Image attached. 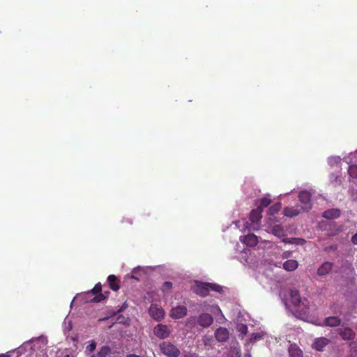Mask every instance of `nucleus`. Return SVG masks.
I'll return each instance as SVG.
<instances>
[{"label":"nucleus","mask_w":357,"mask_h":357,"mask_svg":"<svg viewBox=\"0 0 357 357\" xmlns=\"http://www.w3.org/2000/svg\"><path fill=\"white\" fill-rule=\"evenodd\" d=\"M350 357H357V354L355 353L354 354H351Z\"/></svg>","instance_id":"obj_46"},{"label":"nucleus","mask_w":357,"mask_h":357,"mask_svg":"<svg viewBox=\"0 0 357 357\" xmlns=\"http://www.w3.org/2000/svg\"><path fill=\"white\" fill-rule=\"evenodd\" d=\"M340 161L341 158L340 156H331L328 158V162L331 166L337 165Z\"/></svg>","instance_id":"obj_31"},{"label":"nucleus","mask_w":357,"mask_h":357,"mask_svg":"<svg viewBox=\"0 0 357 357\" xmlns=\"http://www.w3.org/2000/svg\"><path fill=\"white\" fill-rule=\"evenodd\" d=\"M141 270H142V267H140V266H138V267L135 268L132 270V273L135 274V273H137L139 271H141Z\"/></svg>","instance_id":"obj_44"},{"label":"nucleus","mask_w":357,"mask_h":357,"mask_svg":"<svg viewBox=\"0 0 357 357\" xmlns=\"http://www.w3.org/2000/svg\"><path fill=\"white\" fill-rule=\"evenodd\" d=\"M110 352V348L107 346H104L101 347L96 356H92L91 357H107L109 355Z\"/></svg>","instance_id":"obj_27"},{"label":"nucleus","mask_w":357,"mask_h":357,"mask_svg":"<svg viewBox=\"0 0 357 357\" xmlns=\"http://www.w3.org/2000/svg\"><path fill=\"white\" fill-rule=\"evenodd\" d=\"M349 174L353 178H357V165H350L348 169Z\"/></svg>","instance_id":"obj_32"},{"label":"nucleus","mask_w":357,"mask_h":357,"mask_svg":"<svg viewBox=\"0 0 357 357\" xmlns=\"http://www.w3.org/2000/svg\"><path fill=\"white\" fill-rule=\"evenodd\" d=\"M229 357H241V350L238 347H234L229 351Z\"/></svg>","instance_id":"obj_33"},{"label":"nucleus","mask_w":357,"mask_h":357,"mask_svg":"<svg viewBox=\"0 0 357 357\" xmlns=\"http://www.w3.org/2000/svg\"><path fill=\"white\" fill-rule=\"evenodd\" d=\"M271 232L278 238H282L286 236V231L283 227L280 225H275L272 226Z\"/></svg>","instance_id":"obj_18"},{"label":"nucleus","mask_w":357,"mask_h":357,"mask_svg":"<svg viewBox=\"0 0 357 357\" xmlns=\"http://www.w3.org/2000/svg\"><path fill=\"white\" fill-rule=\"evenodd\" d=\"M131 278H133V279L137 280H139L137 277H135L133 275L131 276Z\"/></svg>","instance_id":"obj_48"},{"label":"nucleus","mask_w":357,"mask_h":357,"mask_svg":"<svg viewBox=\"0 0 357 357\" xmlns=\"http://www.w3.org/2000/svg\"><path fill=\"white\" fill-rule=\"evenodd\" d=\"M290 302L294 306L298 307L301 310L306 314L309 310V301L307 299L301 300L300 294L296 289H291L289 291Z\"/></svg>","instance_id":"obj_3"},{"label":"nucleus","mask_w":357,"mask_h":357,"mask_svg":"<svg viewBox=\"0 0 357 357\" xmlns=\"http://www.w3.org/2000/svg\"><path fill=\"white\" fill-rule=\"evenodd\" d=\"M259 246L262 248H270L272 247V243L266 240H259Z\"/></svg>","instance_id":"obj_34"},{"label":"nucleus","mask_w":357,"mask_h":357,"mask_svg":"<svg viewBox=\"0 0 357 357\" xmlns=\"http://www.w3.org/2000/svg\"><path fill=\"white\" fill-rule=\"evenodd\" d=\"M96 347V344L94 341H90L89 344L86 347V352L91 353Z\"/></svg>","instance_id":"obj_35"},{"label":"nucleus","mask_w":357,"mask_h":357,"mask_svg":"<svg viewBox=\"0 0 357 357\" xmlns=\"http://www.w3.org/2000/svg\"><path fill=\"white\" fill-rule=\"evenodd\" d=\"M344 160L347 161V162H349L347 158H344Z\"/></svg>","instance_id":"obj_52"},{"label":"nucleus","mask_w":357,"mask_h":357,"mask_svg":"<svg viewBox=\"0 0 357 357\" xmlns=\"http://www.w3.org/2000/svg\"><path fill=\"white\" fill-rule=\"evenodd\" d=\"M298 261L293 259H289L284 262L283 268L287 271H293L298 268Z\"/></svg>","instance_id":"obj_21"},{"label":"nucleus","mask_w":357,"mask_h":357,"mask_svg":"<svg viewBox=\"0 0 357 357\" xmlns=\"http://www.w3.org/2000/svg\"><path fill=\"white\" fill-rule=\"evenodd\" d=\"M282 205L280 203H277L271 206L268 209V213L272 216L277 213L281 209Z\"/></svg>","instance_id":"obj_29"},{"label":"nucleus","mask_w":357,"mask_h":357,"mask_svg":"<svg viewBox=\"0 0 357 357\" xmlns=\"http://www.w3.org/2000/svg\"><path fill=\"white\" fill-rule=\"evenodd\" d=\"M55 357H75V353L70 349H59Z\"/></svg>","instance_id":"obj_23"},{"label":"nucleus","mask_w":357,"mask_h":357,"mask_svg":"<svg viewBox=\"0 0 357 357\" xmlns=\"http://www.w3.org/2000/svg\"><path fill=\"white\" fill-rule=\"evenodd\" d=\"M350 349L351 351H354L355 352L357 351V342H353L349 345Z\"/></svg>","instance_id":"obj_41"},{"label":"nucleus","mask_w":357,"mask_h":357,"mask_svg":"<svg viewBox=\"0 0 357 357\" xmlns=\"http://www.w3.org/2000/svg\"><path fill=\"white\" fill-rule=\"evenodd\" d=\"M340 335L344 340H351L354 338V333L349 328H341L340 331Z\"/></svg>","instance_id":"obj_20"},{"label":"nucleus","mask_w":357,"mask_h":357,"mask_svg":"<svg viewBox=\"0 0 357 357\" xmlns=\"http://www.w3.org/2000/svg\"><path fill=\"white\" fill-rule=\"evenodd\" d=\"M127 357H139V356L137 355H135V354H130V355L127 356Z\"/></svg>","instance_id":"obj_45"},{"label":"nucleus","mask_w":357,"mask_h":357,"mask_svg":"<svg viewBox=\"0 0 357 357\" xmlns=\"http://www.w3.org/2000/svg\"><path fill=\"white\" fill-rule=\"evenodd\" d=\"M351 242L355 244V245H357V233L354 235L351 238Z\"/></svg>","instance_id":"obj_43"},{"label":"nucleus","mask_w":357,"mask_h":357,"mask_svg":"<svg viewBox=\"0 0 357 357\" xmlns=\"http://www.w3.org/2000/svg\"><path fill=\"white\" fill-rule=\"evenodd\" d=\"M295 241H296V239L295 238H283L282 239V242H284V243H296Z\"/></svg>","instance_id":"obj_40"},{"label":"nucleus","mask_w":357,"mask_h":357,"mask_svg":"<svg viewBox=\"0 0 357 357\" xmlns=\"http://www.w3.org/2000/svg\"><path fill=\"white\" fill-rule=\"evenodd\" d=\"M101 288H102V286H101V284L99 282V283H97L95 287H93V289L91 290V292L93 294H97V293H99L101 291Z\"/></svg>","instance_id":"obj_37"},{"label":"nucleus","mask_w":357,"mask_h":357,"mask_svg":"<svg viewBox=\"0 0 357 357\" xmlns=\"http://www.w3.org/2000/svg\"><path fill=\"white\" fill-rule=\"evenodd\" d=\"M12 353H14V351H10L6 354H1L0 357H10V354Z\"/></svg>","instance_id":"obj_42"},{"label":"nucleus","mask_w":357,"mask_h":357,"mask_svg":"<svg viewBox=\"0 0 357 357\" xmlns=\"http://www.w3.org/2000/svg\"><path fill=\"white\" fill-rule=\"evenodd\" d=\"M290 357H302L303 352L296 344H291L289 348Z\"/></svg>","instance_id":"obj_24"},{"label":"nucleus","mask_w":357,"mask_h":357,"mask_svg":"<svg viewBox=\"0 0 357 357\" xmlns=\"http://www.w3.org/2000/svg\"><path fill=\"white\" fill-rule=\"evenodd\" d=\"M149 315L155 321L162 320L165 314L162 307L157 304H151L149 310Z\"/></svg>","instance_id":"obj_6"},{"label":"nucleus","mask_w":357,"mask_h":357,"mask_svg":"<svg viewBox=\"0 0 357 357\" xmlns=\"http://www.w3.org/2000/svg\"><path fill=\"white\" fill-rule=\"evenodd\" d=\"M94 300H95L96 301H100V299H99V298H94Z\"/></svg>","instance_id":"obj_49"},{"label":"nucleus","mask_w":357,"mask_h":357,"mask_svg":"<svg viewBox=\"0 0 357 357\" xmlns=\"http://www.w3.org/2000/svg\"><path fill=\"white\" fill-rule=\"evenodd\" d=\"M298 199L302 208L307 212L312 208L311 193L307 190H302L298 194Z\"/></svg>","instance_id":"obj_4"},{"label":"nucleus","mask_w":357,"mask_h":357,"mask_svg":"<svg viewBox=\"0 0 357 357\" xmlns=\"http://www.w3.org/2000/svg\"><path fill=\"white\" fill-rule=\"evenodd\" d=\"M340 215V211L337 208H331L323 213L322 216L328 220L337 218Z\"/></svg>","instance_id":"obj_17"},{"label":"nucleus","mask_w":357,"mask_h":357,"mask_svg":"<svg viewBox=\"0 0 357 357\" xmlns=\"http://www.w3.org/2000/svg\"><path fill=\"white\" fill-rule=\"evenodd\" d=\"M185 326L189 328H194L197 325V317H190L186 319Z\"/></svg>","instance_id":"obj_30"},{"label":"nucleus","mask_w":357,"mask_h":357,"mask_svg":"<svg viewBox=\"0 0 357 357\" xmlns=\"http://www.w3.org/2000/svg\"><path fill=\"white\" fill-rule=\"evenodd\" d=\"M107 280L112 290L117 291L119 289V286L116 283V277L114 275H109L107 278Z\"/></svg>","instance_id":"obj_26"},{"label":"nucleus","mask_w":357,"mask_h":357,"mask_svg":"<svg viewBox=\"0 0 357 357\" xmlns=\"http://www.w3.org/2000/svg\"><path fill=\"white\" fill-rule=\"evenodd\" d=\"M337 231H342V227H340Z\"/></svg>","instance_id":"obj_50"},{"label":"nucleus","mask_w":357,"mask_h":357,"mask_svg":"<svg viewBox=\"0 0 357 357\" xmlns=\"http://www.w3.org/2000/svg\"><path fill=\"white\" fill-rule=\"evenodd\" d=\"M187 312L188 310L185 305H177L171 310L169 316L174 319H178L184 317Z\"/></svg>","instance_id":"obj_10"},{"label":"nucleus","mask_w":357,"mask_h":357,"mask_svg":"<svg viewBox=\"0 0 357 357\" xmlns=\"http://www.w3.org/2000/svg\"><path fill=\"white\" fill-rule=\"evenodd\" d=\"M203 341H204V345H210L211 342H212V338H211V337L205 336L204 337Z\"/></svg>","instance_id":"obj_39"},{"label":"nucleus","mask_w":357,"mask_h":357,"mask_svg":"<svg viewBox=\"0 0 357 357\" xmlns=\"http://www.w3.org/2000/svg\"><path fill=\"white\" fill-rule=\"evenodd\" d=\"M340 324V319L337 317H329L325 319L324 325L327 326H337Z\"/></svg>","instance_id":"obj_22"},{"label":"nucleus","mask_w":357,"mask_h":357,"mask_svg":"<svg viewBox=\"0 0 357 357\" xmlns=\"http://www.w3.org/2000/svg\"><path fill=\"white\" fill-rule=\"evenodd\" d=\"M333 264L330 262L324 263L317 271L319 275H325L328 274L332 269Z\"/></svg>","instance_id":"obj_19"},{"label":"nucleus","mask_w":357,"mask_h":357,"mask_svg":"<svg viewBox=\"0 0 357 357\" xmlns=\"http://www.w3.org/2000/svg\"><path fill=\"white\" fill-rule=\"evenodd\" d=\"M154 335L160 339H165L169 336L170 331L167 325H156L153 328Z\"/></svg>","instance_id":"obj_9"},{"label":"nucleus","mask_w":357,"mask_h":357,"mask_svg":"<svg viewBox=\"0 0 357 357\" xmlns=\"http://www.w3.org/2000/svg\"><path fill=\"white\" fill-rule=\"evenodd\" d=\"M206 310H209L216 318L217 321L219 324H225L227 321L222 310L217 305H213L210 307L207 305H204Z\"/></svg>","instance_id":"obj_8"},{"label":"nucleus","mask_w":357,"mask_h":357,"mask_svg":"<svg viewBox=\"0 0 357 357\" xmlns=\"http://www.w3.org/2000/svg\"><path fill=\"white\" fill-rule=\"evenodd\" d=\"M266 335L264 332H259L256 333H252L250 338V342H256L257 341L261 340Z\"/></svg>","instance_id":"obj_28"},{"label":"nucleus","mask_w":357,"mask_h":357,"mask_svg":"<svg viewBox=\"0 0 357 357\" xmlns=\"http://www.w3.org/2000/svg\"><path fill=\"white\" fill-rule=\"evenodd\" d=\"M302 212H305L300 205L295 206H287L284 208V215L287 217L293 218Z\"/></svg>","instance_id":"obj_13"},{"label":"nucleus","mask_w":357,"mask_h":357,"mask_svg":"<svg viewBox=\"0 0 357 357\" xmlns=\"http://www.w3.org/2000/svg\"><path fill=\"white\" fill-rule=\"evenodd\" d=\"M262 210L260 208H257L251 211L250 214V220L252 224V229H255L256 225L261 218Z\"/></svg>","instance_id":"obj_14"},{"label":"nucleus","mask_w":357,"mask_h":357,"mask_svg":"<svg viewBox=\"0 0 357 357\" xmlns=\"http://www.w3.org/2000/svg\"><path fill=\"white\" fill-rule=\"evenodd\" d=\"M240 241L243 244H245L249 247L255 246L257 244H259V242L258 237L253 234H249L245 236H241L240 237Z\"/></svg>","instance_id":"obj_11"},{"label":"nucleus","mask_w":357,"mask_h":357,"mask_svg":"<svg viewBox=\"0 0 357 357\" xmlns=\"http://www.w3.org/2000/svg\"><path fill=\"white\" fill-rule=\"evenodd\" d=\"M237 329L238 331L243 335H245L248 332V327L245 324L238 325Z\"/></svg>","instance_id":"obj_36"},{"label":"nucleus","mask_w":357,"mask_h":357,"mask_svg":"<svg viewBox=\"0 0 357 357\" xmlns=\"http://www.w3.org/2000/svg\"><path fill=\"white\" fill-rule=\"evenodd\" d=\"M249 255H250V251L249 250L244 249L241 252V255L238 257H239L240 261L242 263H243L245 264H248L249 266H251L253 264V262H252V259H250Z\"/></svg>","instance_id":"obj_16"},{"label":"nucleus","mask_w":357,"mask_h":357,"mask_svg":"<svg viewBox=\"0 0 357 357\" xmlns=\"http://www.w3.org/2000/svg\"><path fill=\"white\" fill-rule=\"evenodd\" d=\"M288 257V255L287 254V252L283 253V257Z\"/></svg>","instance_id":"obj_47"},{"label":"nucleus","mask_w":357,"mask_h":357,"mask_svg":"<svg viewBox=\"0 0 357 357\" xmlns=\"http://www.w3.org/2000/svg\"><path fill=\"white\" fill-rule=\"evenodd\" d=\"M172 287V284L170 282H165L162 285V290L167 291Z\"/></svg>","instance_id":"obj_38"},{"label":"nucleus","mask_w":357,"mask_h":357,"mask_svg":"<svg viewBox=\"0 0 357 357\" xmlns=\"http://www.w3.org/2000/svg\"><path fill=\"white\" fill-rule=\"evenodd\" d=\"M214 335L217 341L225 342L229 339V331L226 328L219 327L215 330Z\"/></svg>","instance_id":"obj_12"},{"label":"nucleus","mask_w":357,"mask_h":357,"mask_svg":"<svg viewBox=\"0 0 357 357\" xmlns=\"http://www.w3.org/2000/svg\"><path fill=\"white\" fill-rule=\"evenodd\" d=\"M47 339L41 335L24 342V357H40L47 349Z\"/></svg>","instance_id":"obj_1"},{"label":"nucleus","mask_w":357,"mask_h":357,"mask_svg":"<svg viewBox=\"0 0 357 357\" xmlns=\"http://www.w3.org/2000/svg\"><path fill=\"white\" fill-rule=\"evenodd\" d=\"M213 322V317L211 314L203 312L197 317V325L202 328H208Z\"/></svg>","instance_id":"obj_7"},{"label":"nucleus","mask_w":357,"mask_h":357,"mask_svg":"<svg viewBox=\"0 0 357 357\" xmlns=\"http://www.w3.org/2000/svg\"><path fill=\"white\" fill-rule=\"evenodd\" d=\"M160 348L162 354L168 357H177L179 354V349L170 342H163L160 345Z\"/></svg>","instance_id":"obj_5"},{"label":"nucleus","mask_w":357,"mask_h":357,"mask_svg":"<svg viewBox=\"0 0 357 357\" xmlns=\"http://www.w3.org/2000/svg\"><path fill=\"white\" fill-rule=\"evenodd\" d=\"M271 199L270 198V195H267L262 199L259 200V204L257 207L261 208V210L263 211V208L267 207L271 204Z\"/></svg>","instance_id":"obj_25"},{"label":"nucleus","mask_w":357,"mask_h":357,"mask_svg":"<svg viewBox=\"0 0 357 357\" xmlns=\"http://www.w3.org/2000/svg\"><path fill=\"white\" fill-rule=\"evenodd\" d=\"M328 340L325 337H319L316 339L312 347L317 351H322L323 349L328 344Z\"/></svg>","instance_id":"obj_15"},{"label":"nucleus","mask_w":357,"mask_h":357,"mask_svg":"<svg viewBox=\"0 0 357 357\" xmlns=\"http://www.w3.org/2000/svg\"><path fill=\"white\" fill-rule=\"evenodd\" d=\"M245 357H251L250 354L245 355Z\"/></svg>","instance_id":"obj_51"},{"label":"nucleus","mask_w":357,"mask_h":357,"mask_svg":"<svg viewBox=\"0 0 357 357\" xmlns=\"http://www.w3.org/2000/svg\"><path fill=\"white\" fill-rule=\"evenodd\" d=\"M192 289L196 294L204 297L208 294L210 290L221 292L222 287L216 284L195 281Z\"/></svg>","instance_id":"obj_2"}]
</instances>
